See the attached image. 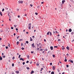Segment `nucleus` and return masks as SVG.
Masks as SVG:
<instances>
[{"label":"nucleus","mask_w":74,"mask_h":74,"mask_svg":"<svg viewBox=\"0 0 74 74\" xmlns=\"http://www.w3.org/2000/svg\"><path fill=\"white\" fill-rule=\"evenodd\" d=\"M29 63V61H27L26 62V63Z\"/></svg>","instance_id":"obj_47"},{"label":"nucleus","mask_w":74,"mask_h":74,"mask_svg":"<svg viewBox=\"0 0 74 74\" xmlns=\"http://www.w3.org/2000/svg\"><path fill=\"white\" fill-rule=\"evenodd\" d=\"M58 47L57 46H54V48H58Z\"/></svg>","instance_id":"obj_32"},{"label":"nucleus","mask_w":74,"mask_h":74,"mask_svg":"<svg viewBox=\"0 0 74 74\" xmlns=\"http://www.w3.org/2000/svg\"><path fill=\"white\" fill-rule=\"evenodd\" d=\"M37 8H40V6H37Z\"/></svg>","instance_id":"obj_39"},{"label":"nucleus","mask_w":74,"mask_h":74,"mask_svg":"<svg viewBox=\"0 0 74 74\" xmlns=\"http://www.w3.org/2000/svg\"><path fill=\"white\" fill-rule=\"evenodd\" d=\"M14 27H16V26H17V25H15L14 26Z\"/></svg>","instance_id":"obj_31"},{"label":"nucleus","mask_w":74,"mask_h":74,"mask_svg":"<svg viewBox=\"0 0 74 74\" xmlns=\"http://www.w3.org/2000/svg\"><path fill=\"white\" fill-rule=\"evenodd\" d=\"M51 74H54V72H52L51 73Z\"/></svg>","instance_id":"obj_19"},{"label":"nucleus","mask_w":74,"mask_h":74,"mask_svg":"<svg viewBox=\"0 0 74 74\" xmlns=\"http://www.w3.org/2000/svg\"><path fill=\"white\" fill-rule=\"evenodd\" d=\"M32 45V47H33V48H34V47H35V46H34V43H33Z\"/></svg>","instance_id":"obj_5"},{"label":"nucleus","mask_w":74,"mask_h":74,"mask_svg":"<svg viewBox=\"0 0 74 74\" xmlns=\"http://www.w3.org/2000/svg\"><path fill=\"white\" fill-rule=\"evenodd\" d=\"M20 59L21 60H22V61H24V59L23 58H20Z\"/></svg>","instance_id":"obj_6"},{"label":"nucleus","mask_w":74,"mask_h":74,"mask_svg":"<svg viewBox=\"0 0 74 74\" xmlns=\"http://www.w3.org/2000/svg\"><path fill=\"white\" fill-rule=\"evenodd\" d=\"M64 61L65 62H67V59H65L64 60Z\"/></svg>","instance_id":"obj_25"},{"label":"nucleus","mask_w":74,"mask_h":74,"mask_svg":"<svg viewBox=\"0 0 74 74\" xmlns=\"http://www.w3.org/2000/svg\"><path fill=\"white\" fill-rule=\"evenodd\" d=\"M18 3H21L22 4L23 3V1H18Z\"/></svg>","instance_id":"obj_1"},{"label":"nucleus","mask_w":74,"mask_h":74,"mask_svg":"<svg viewBox=\"0 0 74 74\" xmlns=\"http://www.w3.org/2000/svg\"><path fill=\"white\" fill-rule=\"evenodd\" d=\"M28 29H29V30H30V29H31V27H29Z\"/></svg>","instance_id":"obj_22"},{"label":"nucleus","mask_w":74,"mask_h":74,"mask_svg":"<svg viewBox=\"0 0 74 74\" xmlns=\"http://www.w3.org/2000/svg\"><path fill=\"white\" fill-rule=\"evenodd\" d=\"M17 11H19V9H17Z\"/></svg>","instance_id":"obj_61"},{"label":"nucleus","mask_w":74,"mask_h":74,"mask_svg":"<svg viewBox=\"0 0 74 74\" xmlns=\"http://www.w3.org/2000/svg\"><path fill=\"white\" fill-rule=\"evenodd\" d=\"M21 58V55H19L18 57V58Z\"/></svg>","instance_id":"obj_38"},{"label":"nucleus","mask_w":74,"mask_h":74,"mask_svg":"<svg viewBox=\"0 0 74 74\" xmlns=\"http://www.w3.org/2000/svg\"><path fill=\"white\" fill-rule=\"evenodd\" d=\"M26 68L27 70H29L30 69V68L29 67H27Z\"/></svg>","instance_id":"obj_18"},{"label":"nucleus","mask_w":74,"mask_h":74,"mask_svg":"<svg viewBox=\"0 0 74 74\" xmlns=\"http://www.w3.org/2000/svg\"><path fill=\"white\" fill-rule=\"evenodd\" d=\"M41 71H42V70H43V68H42L41 69Z\"/></svg>","instance_id":"obj_51"},{"label":"nucleus","mask_w":74,"mask_h":74,"mask_svg":"<svg viewBox=\"0 0 74 74\" xmlns=\"http://www.w3.org/2000/svg\"><path fill=\"white\" fill-rule=\"evenodd\" d=\"M0 15H1V16H2L3 15V14H2V13H1V12H0Z\"/></svg>","instance_id":"obj_16"},{"label":"nucleus","mask_w":74,"mask_h":74,"mask_svg":"<svg viewBox=\"0 0 74 74\" xmlns=\"http://www.w3.org/2000/svg\"><path fill=\"white\" fill-rule=\"evenodd\" d=\"M10 12L8 13V16H10Z\"/></svg>","instance_id":"obj_14"},{"label":"nucleus","mask_w":74,"mask_h":74,"mask_svg":"<svg viewBox=\"0 0 74 74\" xmlns=\"http://www.w3.org/2000/svg\"><path fill=\"white\" fill-rule=\"evenodd\" d=\"M30 5L31 7H33V5H32V4H30Z\"/></svg>","instance_id":"obj_49"},{"label":"nucleus","mask_w":74,"mask_h":74,"mask_svg":"<svg viewBox=\"0 0 74 74\" xmlns=\"http://www.w3.org/2000/svg\"><path fill=\"white\" fill-rule=\"evenodd\" d=\"M13 12H12V11H11V13H12V14Z\"/></svg>","instance_id":"obj_59"},{"label":"nucleus","mask_w":74,"mask_h":74,"mask_svg":"<svg viewBox=\"0 0 74 74\" xmlns=\"http://www.w3.org/2000/svg\"><path fill=\"white\" fill-rule=\"evenodd\" d=\"M44 3V2H41V4H43Z\"/></svg>","instance_id":"obj_63"},{"label":"nucleus","mask_w":74,"mask_h":74,"mask_svg":"<svg viewBox=\"0 0 74 74\" xmlns=\"http://www.w3.org/2000/svg\"><path fill=\"white\" fill-rule=\"evenodd\" d=\"M66 67H69V65H66Z\"/></svg>","instance_id":"obj_46"},{"label":"nucleus","mask_w":74,"mask_h":74,"mask_svg":"<svg viewBox=\"0 0 74 74\" xmlns=\"http://www.w3.org/2000/svg\"><path fill=\"white\" fill-rule=\"evenodd\" d=\"M14 59H15V57H13L12 58V60H14Z\"/></svg>","instance_id":"obj_28"},{"label":"nucleus","mask_w":74,"mask_h":74,"mask_svg":"<svg viewBox=\"0 0 74 74\" xmlns=\"http://www.w3.org/2000/svg\"><path fill=\"white\" fill-rule=\"evenodd\" d=\"M26 43L27 44H28V43H29V42H28V41H26Z\"/></svg>","instance_id":"obj_35"},{"label":"nucleus","mask_w":74,"mask_h":74,"mask_svg":"<svg viewBox=\"0 0 74 74\" xmlns=\"http://www.w3.org/2000/svg\"><path fill=\"white\" fill-rule=\"evenodd\" d=\"M14 36H15V35H16V34L15 33H14Z\"/></svg>","instance_id":"obj_58"},{"label":"nucleus","mask_w":74,"mask_h":74,"mask_svg":"<svg viewBox=\"0 0 74 74\" xmlns=\"http://www.w3.org/2000/svg\"><path fill=\"white\" fill-rule=\"evenodd\" d=\"M65 74V73H64V72H63V73H62V74Z\"/></svg>","instance_id":"obj_62"},{"label":"nucleus","mask_w":74,"mask_h":74,"mask_svg":"<svg viewBox=\"0 0 74 74\" xmlns=\"http://www.w3.org/2000/svg\"><path fill=\"white\" fill-rule=\"evenodd\" d=\"M33 73H34V71H32V72H31V74H32Z\"/></svg>","instance_id":"obj_11"},{"label":"nucleus","mask_w":74,"mask_h":74,"mask_svg":"<svg viewBox=\"0 0 74 74\" xmlns=\"http://www.w3.org/2000/svg\"><path fill=\"white\" fill-rule=\"evenodd\" d=\"M62 49H64V47L63 46H62Z\"/></svg>","instance_id":"obj_8"},{"label":"nucleus","mask_w":74,"mask_h":74,"mask_svg":"<svg viewBox=\"0 0 74 74\" xmlns=\"http://www.w3.org/2000/svg\"><path fill=\"white\" fill-rule=\"evenodd\" d=\"M3 32V30L1 29V30H0V32Z\"/></svg>","instance_id":"obj_44"},{"label":"nucleus","mask_w":74,"mask_h":74,"mask_svg":"<svg viewBox=\"0 0 74 74\" xmlns=\"http://www.w3.org/2000/svg\"><path fill=\"white\" fill-rule=\"evenodd\" d=\"M12 74H14V73L12 72Z\"/></svg>","instance_id":"obj_64"},{"label":"nucleus","mask_w":74,"mask_h":74,"mask_svg":"<svg viewBox=\"0 0 74 74\" xmlns=\"http://www.w3.org/2000/svg\"><path fill=\"white\" fill-rule=\"evenodd\" d=\"M56 33H58V34L59 33L58 32V31H56Z\"/></svg>","instance_id":"obj_41"},{"label":"nucleus","mask_w":74,"mask_h":74,"mask_svg":"<svg viewBox=\"0 0 74 74\" xmlns=\"http://www.w3.org/2000/svg\"><path fill=\"white\" fill-rule=\"evenodd\" d=\"M50 66H51V65H52V63H50Z\"/></svg>","instance_id":"obj_29"},{"label":"nucleus","mask_w":74,"mask_h":74,"mask_svg":"<svg viewBox=\"0 0 74 74\" xmlns=\"http://www.w3.org/2000/svg\"><path fill=\"white\" fill-rule=\"evenodd\" d=\"M72 31V30L71 29H69V32H71V31Z\"/></svg>","instance_id":"obj_4"},{"label":"nucleus","mask_w":74,"mask_h":74,"mask_svg":"<svg viewBox=\"0 0 74 74\" xmlns=\"http://www.w3.org/2000/svg\"><path fill=\"white\" fill-rule=\"evenodd\" d=\"M4 11V9L3 8L2 10V11L3 12Z\"/></svg>","instance_id":"obj_37"},{"label":"nucleus","mask_w":74,"mask_h":74,"mask_svg":"<svg viewBox=\"0 0 74 74\" xmlns=\"http://www.w3.org/2000/svg\"><path fill=\"white\" fill-rule=\"evenodd\" d=\"M71 2H73V0H70Z\"/></svg>","instance_id":"obj_42"},{"label":"nucleus","mask_w":74,"mask_h":74,"mask_svg":"<svg viewBox=\"0 0 74 74\" xmlns=\"http://www.w3.org/2000/svg\"><path fill=\"white\" fill-rule=\"evenodd\" d=\"M6 49H8V47H5Z\"/></svg>","instance_id":"obj_55"},{"label":"nucleus","mask_w":74,"mask_h":74,"mask_svg":"<svg viewBox=\"0 0 74 74\" xmlns=\"http://www.w3.org/2000/svg\"><path fill=\"white\" fill-rule=\"evenodd\" d=\"M3 59V58H2V57H0V60H2Z\"/></svg>","instance_id":"obj_12"},{"label":"nucleus","mask_w":74,"mask_h":74,"mask_svg":"<svg viewBox=\"0 0 74 74\" xmlns=\"http://www.w3.org/2000/svg\"><path fill=\"white\" fill-rule=\"evenodd\" d=\"M50 36H52V33H51V32L50 33Z\"/></svg>","instance_id":"obj_33"},{"label":"nucleus","mask_w":74,"mask_h":74,"mask_svg":"<svg viewBox=\"0 0 74 74\" xmlns=\"http://www.w3.org/2000/svg\"><path fill=\"white\" fill-rule=\"evenodd\" d=\"M53 58H55V55H53Z\"/></svg>","instance_id":"obj_30"},{"label":"nucleus","mask_w":74,"mask_h":74,"mask_svg":"<svg viewBox=\"0 0 74 74\" xmlns=\"http://www.w3.org/2000/svg\"><path fill=\"white\" fill-rule=\"evenodd\" d=\"M44 41L45 42V41H46V40L45 39H44Z\"/></svg>","instance_id":"obj_60"},{"label":"nucleus","mask_w":74,"mask_h":74,"mask_svg":"<svg viewBox=\"0 0 74 74\" xmlns=\"http://www.w3.org/2000/svg\"><path fill=\"white\" fill-rule=\"evenodd\" d=\"M50 48L51 50H53V47H52V46Z\"/></svg>","instance_id":"obj_9"},{"label":"nucleus","mask_w":74,"mask_h":74,"mask_svg":"<svg viewBox=\"0 0 74 74\" xmlns=\"http://www.w3.org/2000/svg\"><path fill=\"white\" fill-rule=\"evenodd\" d=\"M35 14L36 15H38V13H36Z\"/></svg>","instance_id":"obj_45"},{"label":"nucleus","mask_w":74,"mask_h":74,"mask_svg":"<svg viewBox=\"0 0 74 74\" xmlns=\"http://www.w3.org/2000/svg\"><path fill=\"white\" fill-rule=\"evenodd\" d=\"M12 66L13 67H14V64L13 63H12Z\"/></svg>","instance_id":"obj_21"},{"label":"nucleus","mask_w":74,"mask_h":74,"mask_svg":"<svg viewBox=\"0 0 74 74\" xmlns=\"http://www.w3.org/2000/svg\"><path fill=\"white\" fill-rule=\"evenodd\" d=\"M34 36H32V38H34Z\"/></svg>","instance_id":"obj_52"},{"label":"nucleus","mask_w":74,"mask_h":74,"mask_svg":"<svg viewBox=\"0 0 74 74\" xmlns=\"http://www.w3.org/2000/svg\"><path fill=\"white\" fill-rule=\"evenodd\" d=\"M69 61H70V62H72V63H73V61L72 60H69Z\"/></svg>","instance_id":"obj_7"},{"label":"nucleus","mask_w":74,"mask_h":74,"mask_svg":"<svg viewBox=\"0 0 74 74\" xmlns=\"http://www.w3.org/2000/svg\"><path fill=\"white\" fill-rule=\"evenodd\" d=\"M16 30L17 31H18V28H16Z\"/></svg>","instance_id":"obj_53"},{"label":"nucleus","mask_w":74,"mask_h":74,"mask_svg":"<svg viewBox=\"0 0 74 74\" xmlns=\"http://www.w3.org/2000/svg\"><path fill=\"white\" fill-rule=\"evenodd\" d=\"M74 33L73 32H72L71 34H72V35H73Z\"/></svg>","instance_id":"obj_50"},{"label":"nucleus","mask_w":74,"mask_h":74,"mask_svg":"<svg viewBox=\"0 0 74 74\" xmlns=\"http://www.w3.org/2000/svg\"><path fill=\"white\" fill-rule=\"evenodd\" d=\"M3 58H5V56H3Z\"/></svg>","instance_id":"obj_20"},{"label":"nucleus","mask_w":74,"mask_h":74,"mask_svg":"<svg viewBox=\"0 0 74 74\" xmlns=\"http://www.w3.org/2000/svg\"><path fill=\"white\" fill-rule=\"evenodd\" d=\"M23 65H24V64H25V62H23Z\"/></svg>","instance_id":"obj_36"},{"label":"nucleus","mask_w":74,"mask_h":74,"mask_svg":"<svg viewBox=\"0 0 74 74\" xmlns=\"http://www.w3.org/2000/svg\"><path fill=\"white\" fill-rule=\"evenodd\" d=\"M39 63H37V64H36V65L37 66H39Z\"/></svg>","instance_id":"obj_15"},{"label":"nucleus","mask_w":74,"mask_h":74,"mask_svg":"<svg viewBox=\"0 0 74 74\" xmlns=\"http://www.w3.org/2000/svg\"><path fill=\"white\" fill-rule=\"evenodd\" d=\"M53 70H55V66H53Z\"/></svg>","instance_id":"obj_3"},{"label":"nucleus","mask_w":74,"mask_h":74,"mask_svg":"<svg viewBox=\"0 0 74 74\" xmlns=\"http://www.w3.org/2000/svg\"><path fill=\"white\" fill-rule=\"evenodd\" d=\"M16 73L17 74H18L19 73V71H16Z\"/></svg>","instance_id":"obj_13"},{"label":"nucleus","mask_w":74,"mask_h":74,"mask_svg":"<svg viewBox=\"0 0 74 74\" xmlns=\"http://www.w3.org/2000/svg\"><path fill=\"white\" fill-rule=\"evenodd\" d=\"M49 33H50V32H48L47 33V35H49Z\"/></svg>","instance_id":"obj_10"},{"label":"nucleus","mask_w":74,"mask_h":74,"mask_svg":"<svg viewBox=\"0 0 74 74\" xmlns=\"http://www.w3.org/2000/svg\"><path fill=\"white\" fill-rule=\"evenodd\" d=\"M5 9H6V10H8V8H5Z\"/></svg>","instance_id":"obj_54"},{"label":"nucleus","mask_w":74,"mask_h":74,"mask_svg":"<svg viewBox=\"0 0 74 74\" xmlns=\"http://www.w3.org/2000/svg\"><path fill=\"white\" fill-rule=\"evenodd\" d=\"M65 2V0H62V4H64V3Z\"/></svg>","instance_id":"obj_2"},{"label":"nucleus","mask_w":74,"mask_h":74,"mask_svg":"<svg viewBox=\"0 0 74 74\" xmlns=\"http://www.w3.org/2000/svg\"><path fill=\"white\" fill-rule=\"evenodd\" d=\"M2 56H4V53H2Z\"/></svg>","instance_id":"obj_48"},{"label":"nucleus","mask_w":74,"mask_h":74,"mask_svg":"<svg viewBox=\"0 0 74 74\" xmlns=\"http://www.w3.org/2000/svg\"><path fill=\"white\" fill-rule=\"evenodd\" d=\"M21 49H22V50H23V49H25V48H24L23 47H22L21 48Z\"/></svg>","instance_id":"obj_23"},{"label":"nucleus","mask_w":74,"mask_h":74,"mask_svg":"<svg viewBox=\"0 0 74 74\" xmlns=\"http://www.w3.org/2000/svg\"><path fill=\"white\" fill-rule=\"evenodd\" d=\"M21 46H22L23 45V43H21Z\"/></svg>","instance_id":"obj_34"},{"label":"nucleus","mask_w":74,"mask_h":74,"mask_svg":"<svg viewBox=\"0 0 74 74\" xmlns=\"http://www.w3.org/2000/svg\"><path fill=\"white\" fill-rule=\"evenodd\" d=\"M30 41H33V39H31L30 40Z\"/></svg>","instance_id":"obj_40"},{"label":"nucleus","mask_w":74,"mask_h":74,"mask_svg":"<svg viewBox=\"0 0 74 74\" xmlns=\"http://www.w3.org/2000/svg\"><path fill=\"white\" fill-rule=\"evenodd\" d=\"M19 44V42H17V45H18Z\"/></svg>","instance_id":"obj_24"},{"label":"nucleus","mask_w":74,"mask_h":74,"mask_svg":"<svg viewBox=\"0 0 74 74\" xmlns=\"http://www.w3.org/2000/svg\"><path fill=\"white\" fill-rule=\"evenodd\" d=\"M34 52V51H31V53H33Z\"/></svg>","instance_id":"obj_26"},{"label":"nucleus","mask_w":74,"mask_h":74,"mask_svg":"<svg viewBox=\"0 0 74 74\" xmlns=\"http://www.w3.org/2000/svg\"><path fill=\"white\" fill-rule=\"evenodd\" d=\"M39 46H40V45H39L38 44L37 45V47H39Z\"/></svg>","instance_id":"obj_56"},{"label":"nucleus","mask_w":74,"mask_h":74,"mask_svg":"<svg viewBox=\"0 0 74 74\" xmlns=\"http://www.w3.org/2000/svg\"><path fill=\"white\" fill-rule=\"evenodd\" d=\"M67 56H69V54H67Z\"/></svg>","instance_id":"obj_57"},{"label":"nucleus","mask_w":74,"mask_h":74,"mask_svg":"<svg viewBox=\"0 0 74 74\" xmlns=\"http://www.w3.org/2000/svg\"><path fill=\"white\" fill-rule=\"evenodd\" d=\"M11 29H13L14 27H11Z\"/></svg>","instance_id":"obj_43"},{"label":"nucleus","mask_w":74,"mask_h":74,"mask_svg":"<svg viewBox=\"0 0 74 74\" xmlns=\"http://www.w3.org/2000/svg\"><path fill=\"white\" fill-rule=\"evenodd\" d=\"M66 49H67L69 50V47H66Z\"/></svg>","instance_id":"obj_17"},{"label":"nucleus","mask_w":74,"mask_h":74,"mask_svg":"<svg viewBox=\"0 0 74 74\" xmlns=\"http://www.w3.org/2000/svg\"><path fill=\"white\" fill-rule=\"evenodd\" d=\"M27 58H28V59H29V56H27Z\"/></svg>","instance_id":"obj_27"}]
</instances>
